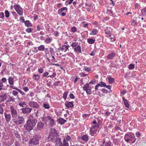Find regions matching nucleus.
<instances>
[{
  "instance_id": "f257e3e1",
  "label": "nucleus",
  "mask_w": 146,
  "mask_h": 146,
  "mask_svg": "<svg viewBox=\"0 0 146 146\" xmlns=\"http://www.w3.org/2000/svg\"><path fill=\"white\" fill-rule=\"evenodd\" d=\"M37 120L35 118L29 119L28 120L26 124L24 125L26 130L29 132L33 129L34 127L36 125Z\"/></svg>"
},
{
  "instance_id": "f03ea898",
  "label": "nucleus",
  "mask_w": 146,
  "mask_h": 146,
  "mask_svg": "<svg viewBox=\"0 0 146 146\" xmlns=\"http://www.w3.org/2000/svg\"><path fill=\"white\" fill-rule=\"evenodd\" d=\"M42 139L41 136L40 134H36L31 139L29 143L31 146L38 145L39 144L40 141Z\"/></svg>"
},
{
  "instance_id": "7ed1b4c3",
  "label": "nucleus",
  "mask_w": 146,
  "mask_h": 146,
  "mask_svg": "<svg viewBox=\"0 0 146 146\" xmlns=\"http://www.w3.org/2000/svg\"><path fill=\"white\" fill-rule=\"evenodd\" d=\"M42 121L45 123H47V122H49L48 125L50 126H52L55 124L54 119L51 116H48L42 118Z\"/></svg>"
},
{
  "instance_id": "20e7f679",
  "label": "nucleus",
  "mask_w": 146,
  "mask_h": 146,
  "mask_svg": "<svg viewBox=\"0 0 146 146\" xmlns=\"http://www.w3.org/2000/svg\"><path fill=\"white\" fill-rule=\"evenodd\" d=\"M13 123L17 125L21 124L24 122V119L23 117L19 115L17 116L16 117L12 119Z\"/></svg>"
},
{
  "instance_id": "39448f33",
  "label": "nucleus",
  "mask_w": 146,
  "mask_h": 146,
  "mask_svg": "<svg viewBox=\"0 0 146 146\" xmlns=\"http://www.w3.org/2000/svg\"><path fill=\"white\" fill-rule=\"evenodd\" d=\"M15 10L20 15H22L23 14V9L19 4L14 5Z\"/></svg>"
},
{
  "instance_id": "423d86ee",
  "label": "nucleus",
  "mask_w": 146,
  "mask_h": 146,
  "mask_svg": "<svg viewBox=\"0 0 146 146\" xmlns=\"http://www.w3.org/2000/svg\"><path fill=\"white\" fill-rule=\"evenodd\" d=\"M10 110L13 118L16 117L18 115L17 111L16 108L12 106L10 107Z\"/></svg>"
},
{
  "instance_id": "0eeeda50",
  "label": "nucleus",
  "mask_w": 146,
  "mask_h": 146,
  "mask_svg": "<svg viewBox=\"0 0 146 146\" xmlns=\"http://www.w3.org/2000/svg\"><path fill=\"white\" fill-rule=\"evenodd\" d=\"M83 90L86 91L88 95H90L91 94V88L89 86V84L88 83L85 84L83 88Z\"/></svg>"
},
{
  "instance_id": "6e6552de",
  "label": "nucleus",
  "mask_w": 146,
  "mask_h": 146,
  "mask_svg": "<svg viewBox=\"0 0 146 146\" xmlns=\"http://www.w3.org/2000/svg\"><path fill=\"white\" fill-rule=\"evenodd\" d=\"M133 135L131 134V133L128 134H126L124 136V140L127 142H128L130 141L131 139H133L135 137L134 135V134L132 133Z\"/></svg>"
},
{
  "instance_id": "1a4fd4ad",
  "label": "nucleus",
  "mask_w": 146,
  "mask_h": 146,
  "mask_svg": "<svg viewBox=\"0 0 146 146\" xmlns=\"http://www.w3.org/2000/svg\"><path fill=\"white\" fill-rule=\"evenodd\" d=\"M21 110L23 113L27 115L31 112L32 109L27 106L26 108H22Z\"/></svg>"
},
{
  "instance_id": "9d476101",
  "label": "nucleus",
  "mask_w": 146,
  "mask_h": 146,
  "mask_svg": "<svg viewBox=\"0 0 146 146\" xmlns=\"http://www.w3.org/2000/svg\"><path fill=\"white\" fill-rule=\"evenodd\" d=\"M29 105L31 107L36 109H38L39 108V105L35 102L30 101L29 103Z\"/></svg>"
},
{
  "instance_id": "9b49d317",
  "label": "nucleus",
  "mask_w": 146,
  "mask_h": 146,
  "mask_svg": "<svg viewBox=\"0 0 146 146\" xmlns=\"http://www.w3.org/2000/svg\"><path fill=\"white\" fill-rule=\"evenodd\" d=\"M7 82V79L5 78H3L1 80L0 79V91L4 90L3 83H5Z\"/></svg>"
},
{
  "instance_id": "f8f14e48",
  "label": "nucleus",
  "mask_w": 146,
  "mask_h": 146,
  "mask_svg": "<svg viewBox=\"0 0 146 146\" xmlns=\"http://www.w3.org/2000/svg\"><path fill=\"white\" fill-rule=\"evenodd\" d=\"M116 53L114 52H111V53L109 54L106 56L107 58L109 60H110L113 59L115 57Z\"/></svg>"
},
{
  "instance_id": "ddd939ff",
  "label": "nucleus",
  "mask_w": 146,
  "mask_h": 146,
  "mask_svg": "<svg viewBox=\"0 0 146 146\" xmlns=\"http://www.w3.org/2000/svg\"><path fill=\"white\" fill-rule=\"evenodd\" d=\"M58 136L49 135L48 137V141H51L52 142H54L56 141L55 139Z\"/></svg>"
},
{
  "instance_id": "4468645a",
  "label": "nucleus",
  "mask_w": 146,
  "mask_h": 146,
  "mask_svg": "<svg viewBox=\"0 0 146 146\" xmlns=\"http://www.w3.org/2000/svg\"><path fill=\"white\" fill-rule=\"evenodd\" d=\"M44 126V124L42 122H38L37 126L38 130H41L43 129Z\"/></svg>"
},
{
  "instance_id": "2eb2a0df",
  "label": "nucleus",
  "mask_w": 146,
  "mask_h": 146,
  "mask_svg": "<svg viewBox=\"0 0 146 146\" xmlns=\"http://www.w3.org/2000/svg\"><path fill=\"white\" fill-rule=\"evenodd\" d=\"M4 114L5 119L6 121L7 122L10 121L11 118V116L10 114H7L6 112H5Z\"/></svg>"
},
{
  "instance_id": "dca6fc26",
  "label": "nucleus",
  "mask_w": 146,
  "mask_h": 146,
  "mask_svg": "<svg viewBox=\"0 0 146 146\" xmlns=\"http://www.w3.org/2000/svg\"><path fill=\"white\" fill-rule=\"evenodd\" d=\"M7 95L6 94H5L3 95L0 96V103L4 101L7 99Z\"/></svg>"
},
{
  "instance_id": "f3484780",
  "label": "nucleus",
  "mask_w": 146,
  "mask_h": 146,
  "mask_svg": "<svg viewBox=\"0 0 146 146\" xmlns=\"http://www.w3.org/2000/svg\"><path fill=\"white\" fill-rule=\"evenodd\" d=\"M32 78L34 81L36 82L39 80L40 76L38 74H34L33 75Z\"/></svg>"
},
{
  "instance_id": "a211bd4d",
  "label": "nucleus",
  "mask_w": 146,
  "mask_h": 146,
  "mask_svg": "<svg viewBox=\"0 0 146 146\" xmlns=\"http://www.w3.org/2000/svg\"><path fill=\"white\" fill-rule=\"evenodd\" d=\"M65 106L68 108H72L73 107V103L72 102L67 101L65 103Z\"/></svg>"
},
{
  "instance_id": "6ab92c4d",
  "label": "nucleus",
  "mask_w": 146,
  "mask_h": 146,
  "mask_svg": "<svg viewBox=\"0 0 146 146\" xmlns=\"http://www.w3.org/2000/svg\"><path fill=\"white\" fill-rule=\"evenodd\" d=\"M47 48H45V46L44 45H41L38 47V50H36V51L37 52L38 50L40 51H43L45 49L47 50Z\"/></svg>"
},
{
  "instance_id": "aec40b11",
  "label": "nucleus",
  "mask_w": 146,
  "mask_h": 146,
  "mask_svg": "<svg viewBox=\"0 0 146 146\" xmlns=\"http://www.w3.org/2000/svg\"><path fill=\"white\" fill-rule=\"evenodd\" d=\"M97 130L94 129L93 128H91L90 133V134L92 136H95L96 135Z\"/></svg>"
},
{
  "instance_id": "412c9836",
  "label": "nucleus",
  "mask_w": 146,
  "mask_h": 146,
  "mask_svg": "<svg viewBox=\"0 0 146 146\" xmlns=\"http://www.w3.org/2000/svg\"><path fill=\"white\" fill-rule=\"evenodd\" d=\"M59 146H69L68 143L67 141L65 139H64L63 143H61L59 144Z\"/></svg>"
},
{
  "instance_id": "4be33fe9",
  "label": "nucleus",
  "mask_w": 146,
  "mask_h": 146,
  "mask_svg": "<svg viewBox=\"0 0 146 146\" xmlns=\"http://www.w3.org/2000/svg\"><path fill=\"white\" fill-rule=\"evenodd\" d=\"M8 82L10 85H13L14 84V78L11 76H9L8 78Z\"/></svg>"
},
{
  "instance_id": "5701e85b",
  "label": "nucleus",
  "mask_w": 146,
  "mask_h": 146,
  "mask_svg": "<svg viewBox=\"0 0 146 146\" xmlns=\"http://www.w3.org/2000/svg\"><path fill=\"white\" fill-rule=\"evenodd\" d=\"M74 51L78 53H81L82 52L81 46L80 45H78L74 49Z\"/></svg>"
},
{
  "instance_id": "b1692460",
  "label": "nucleus",
  "mask_w": 146,
  "mask_h": 146,
  "mask_svg": "<svg viewBox=\"0 0 146 146\" xmlns=\"http://www.w3.org/2000/svg\"><path fill=\"white\" fill-rule=\"evenodd\" d=\"M112 30V29H111L110 28L107 27L106 29H104L105 33L107 35L110 34H111Z\"/></svg>"
},
{
  "instance_id": "393cba45",
  "label": "nucleus",
  "mask_w": 146,
  "mask_h": 146,
  "mask_svg": "<svg viewBox=\"0 0 146 146\" xmlns=\"http://www.w3.org/2000/svg\"><path fill=\"white\" fill-rule=\"evenodd\" d=\"M122 100L124 102V104L125 107L127 108H129V105L128 102V101L125 99L124 97L122 98Z\"/></svg>"
},
{
  "instance_id": "a878e982",
  "label": "nucleus",
  "mask_w": 146,
  "mask_h": 146,
  "mask_svg": "<svg viewBox=\"0 0 146 146\" xmlns=\"http://www.w3.org/2000/svg\"><path fill=\"white\" fill-rule=\"evenodd\" d=\"M58 121L61 125L64 124L66 122V120L62 118L61 117H59L57 119Z\"/></svg>"
},
{
  "instance_id": "bb28decb",
  "label": "nucleus",
  "mask_w": 146,
  "mask_h": 146,
  "mask_svg": "<svg viewBox=\"0 0 146 146\" xmlns=\"http://www.w3.org/2000/svg\"><path fill=\"white\" fill-rule=\"evenodd\" d=\"M69 47L70 46L69 45H63L62 46V48H61V50L62 51L66 52Z\"/></svg>"
},
{
  "instance_id": "cd10ccee",
  "label": "nucleus",
  "mask_w": 146,
  "mask_h": 146,
  "mask_svg": "<svg viewBox=\"0 0 146 146\" xmlns=\"http://www.w3.org/2000/svg\"><path fill=\"white\" fill-rule=\"evenodd\" d=\"M49 135L58 136L56 130L54 128H52L50 130V133Z\"/></svg>"
},
{
  "instance_id": "c85d7f7f",
  "label": "nucleus",
  "mask_w": 146,
  "mask_h": 146,
  "mask_svg": "<svg viewBox=\"0 0 146 146\" xmlns=\"http://www.w3.org/2000/svg\"><path fill=\"white\" fill-rule=\"evenodd\" d=\"M52 41V37H50L49 38L48 37L46 39L44 40V42L47 44H48L50 42H51Z\"/></svg>"
},
{
  "instance_id": "c756f323",
  "label": "nucleus",
  "mask_w": 146,
  "mask_h": 146,
  "mask_svg": "<svg viewBox=\"0 0 146 146\" xmlns=\"http://www.w3.org/2000/svg\"><path fill=\"white\" fill-rule=\"evenodd\" d=\"M76 31V28L75 27H74V36L76 38H79V36L80 35V33L79 32V31H78V33L77 35H76V34H74V33H75V32Z\"/></svg>"
},
{
  "instance_id": "7c9ffc66",
  "label": "nucleus",
  "mask_w": 146,
  "mask_h": 146,
  "mask_svg": "<svg viewBox=\"0 0 146 146\" xmlns=\"http://www.w3.org/2000/svg\"><path fill=\"white\" fill-rule=\"evenodd\" d=\"M81 139L84 141L87 142L89 140L88 136V135H84L82 137Z\"/></svg>"
},
{
  "instance_id": "2f4dec72",
  "label": "nucleus",
  "mask_w": 146,
  "mask_h": 146,
  "mask_svg": "<svg viewBox=\"0 0 146 146\" xmlns=\"http://www.w3.org/2000/svg\"><path fill=\"white\" fill-rule=\"evenodd\" d=\"M87 42L90 44L94 43L95 41V40L93 38H88L87 39Z\"/></svg>"
},
{
  "instance_id": "473e14b6",
  "label": "nucleus",
  "mask_w": 146,
  "mask_h": 146,
  "mask_svg": "<svg viewBox=\"0 0 146 146\" xmlns=\"http://www.w3.org/2000/svg\"><path fill=\"white\" fill-rule=\"evenodd\" d=\"M24 23L25 25L27 27H32V24L29 20L25 21V22Z\"/></svg>"
},
{
  "instance_id": "72a5a7b5",
  "label": "nucleus",
  "mask_w": 146,
  "mask_h": 146,
  "mask_svg": "<svg viewBox=\"0 0 146 146\" xmlns=\"http://www.w3.org/2000/svg\"><path fill=\"white\" fill-rule=\"evenodd\" d=\"M92 33H90V35H95L98 33V31L96 29H92L91 31Z\"/></svg>"
},
{
  "instance_id": "f704fd0d",
  "label": "nucleus",
  "mask_w": 146,
  "mask_h": 146,
  "mask_svg": "<svg viewBox=\"0 0 146 146\" xmlns=\"http://www.w3.org/2000/svg\"><path fill=\"white\" fill-rule=\"evenodd\" d=\"M56 141H55L54 142L56 143V144L58 145L61 143V140L60 138L57 137L55 139Z\"/></svg>"
},
{
  "instance_id": "c9c22d12",
  "label": "nucleus",
  "mask_w": 146,
  "mask_h": 146,
  "mask_svg": "<svg viewBox=\"0 0 146 146\" xmlns=\"http://www.w3.org/2000/svg\"><path fill=\"white\" fill-rule=\"evenodd\" d=\"M15 98L13 96H9V98L7 101V102H14L15 101Z\"/></svg>"
},
{
  "instance_id": "e433bc0d",
  "label": "nucleus",
  "mask_w": 146,
  "mask_h": 146,
  "mask_svg": "<svg viewBox=\"0 0 146 146\" xmlns=\"http://www.w3.org/2000/svg\"><path fill=\"white\" fill-rule=\"evenodd\" d=\"M18 105L23 108H24L26 106H27L26 103L25 102H19Z\"/></svg>"
},
{
  "instance_id": "4c0bfd02",
  "label": "nucleus",
  "mask_w": 146,
  "mask_h": 146,
  "mask_svg": "<svg viewBox=\"0 0 146 146\" xmlns=\"http://www.w3.org/2000/svg\"><path fill=\"white\" fill-rule=\"evenodd\" d=\"M131 25L133 26L137 25V20L136 19H133L131 22Z\"/></svg>"
},
{
  "instance_id": "58836bf2",
  "label": "nucleus",
  "mask_w": 146,
  "mask_h": 146,
  "mask_svg": "<svg viewBox=\"0 0 146 146\" xmlns=\"http://www.w3.org/2000/svg\"><path fill=\"white\" fill-rule=\"evenodd\" d=\"M108 82L110 84H112L114 82V80L113 78L110 77H109L108 78Z\"/></svg>"
},
{
  "instance_id": "ea45409f",
  "label": "nucleus",
  "mask_w": 146,
  "mask_h": 146,
  "mask_svg": "<svg viewBox=\"0 0 146 146\" xmlns=\"http://www.w3.org/2000/svg\"><path fill=\"white\" fill-rule=\"evenodd\" d=\"M43 107L46 109H49L50 108L49 105L48 104L46 103L43 104Z\"/></svg>"
},
{
  "instance_id": "a19ab883",
  "label": "nucleus",
  "mask_w": 146,
  "mask_h": 146,
  "mask_svg": "<svg viewBox=\"0 0 146 146\" xmlns=\"http://www.w3.org/2000/svg\"><path fill=\"white\" fill-rule=\"evenodd\" d=\"M5 16L6 18H8L9 17L10 13L7 10H6L5 11Z\"/></svg>"
},
{
  "instance_id": "79ce46f5",
  "label": "nucleus",
  "mask_w": 146,
  "mask_h": 146,
  "mask_svg": "<svg viewBox=\"0 0 146 146\" xmlns=\"http://www.w3.org/2000/svg\"><path fill=\"white\" fill-rule=\"evenodd\" d=\"M99 124H96L94 126H92L91 127V128H93L94 129H95L97 130V129L99 128Z\"/></svg>"
},
{
  "instance_id": "37998d69",
  "label": "nucleus",
  "mask_w": 146,
  "mask_h": 146,
  "mask_svg": "<svg viewBox=\"0 0 146 146\" xmlns=\"http://www.w3.org/2000/svg\"><path fill=\"white\" fill-rule=\"evenodd\" d=\"M141 13V14L143 15H146V6L142 10Z\"/></svg>"
},
{
  "instance_id": "c03bdc74",
  "label": "nucleus",
  "mask_w": 146,
  "mask_h": 146,
  "mask_svg": "<svg viewBox=\"0 0 146 146\" xmlns=\"http://www.w3.org/2000/svg\"><path fill=\"white\" fill-rule=\"evenodd\" d=\"M98 84H99V86L104 87L106 86V84L105 83L103 82H100Z\"/></svg>"
},
{
  "instance_id": "a18cd8bd",
  "label": "nucleus",
  "mask_w": 146,
  "mask_h": 146,
  "mask_svg": "<svg viewBox=\"0 0 146 146\" xmlns=\"http://www.w3.org/2000/svg\"><path fill=\"white\" fill-rule=\"evenodd\" d=\"M44 70L41 67L39 68L38 69V73L40 74H42Z\"/></svg>"
},
{
  "instance_id": "49530a36",
  "label": "nucleus",
  "mask_w": 146,
  "mask_h": 146,
  "mask_svg": "<svg viewBox=\"0 0 146 146\" xmlns=\"http://www.w3.org/2000/svg\"><path fill=\"white\" fill-rule=\"evenodd\" d=\"M2 105L0 104V113L3 114L4 112V109L2 106Z\"/></svg>"
},
{
  "instance_id": "de8ad7c7",
  "label": "nucleus",
  "mask_w": 146,
  "mask_h": 146,
  "mask_svg": "<svg viewBox=\"0 0 146 146\" xmlns=\"http://www.w3.org/2000/svg\"><path fill=\"white\" fill-rule=\"evenodd\" d=\"M68 93L67 92H65L63 94V98L65 100L67 98Z\"/></svg>"
},
{
  "instance_id": "09e8293b",
  "label": "nucleus",
  "mask_w": 146,
  "mask_h": 146,
  "mask_svg": "<svg viewBox=\"0 0 146 146\" xmlns=\"http://www.w3.org/2000/svg\"><path fill=\"white\" fill-rule=\"evenodd\" d=\"M73 1V0H68L66 1L65 3L66 5H68L71 4Z\"/></svg>"
},
{
  "instance_id": "8fccbe9b",
  "label": "nucleus",
  "mask_w": 146,
  "mask_h": 146,
  "mask_svg": "<svg viewBox=\"0 0 146 146\" xmlns=\"http://www.w3.org/2000/svg\"><path fill=\"white\" fill-rule=\"evenodd\" d=\"M26 31L28 33H30L32 32V30L31 28H28L26 30Z\"/></svg>"
},
{
  "instance_id": "3c124183",
  "label": "nucleus",
  "mask_w": 146,
  "mask_h": 146,
  "mask_svg": "<svg viewBox=\"0 0 146 146\" xmlns=\"http://www.w3.org/2000/svg\"><path fill=\"white\" fill-rule=\"evenodd\" d=\"M135 67L134 65L132 64H130L128 67V68L130 70H132Z\"/></svg>"
},
{
  "instance_id": "603ef678",
  "label": "nucleus",
  "mask_w": 146,
  "mask_h": 146,
  "mask_svg": "<svg viewBox=\"0 0 146 146\" xmlns=\"http://www.w3.org/2000/svg\"><path fill=\"white\" fill-rule=\"evenodd\" d=\"M67 10V8L66 7H62L60 9L58 10V12H62L63 11H64V10Z\"/></svg>"
},
{
  "instance_id": "864d4df0",
  "label": "nucleus",
  "mask_w": 146,
  "mask_h": 146,
  "mask_svg": "<svg viewBox=\"0 0 146 146\" xmlns=\"http://www.w3.org/2000/svg\"><path fill=\"white\" fill-rule=\"evenodd\" d=\"M22 89L25 92L28 91L29 90V88L26 86L23 87Z\"/></svg>"
},
{
  "instance_id": "5fc2aeb1",
  "label": "nucleus",
  "mask_w": 146,
  "mask_h": 146,
  "mask_svg": "<svg viewBox=\"0 0 146 146\" xmlns=\"http://www.w3.org/2000/svg\"><path fill=\"white\" fill-rule=\"evenodd\" d=\"M52 82V81L51 80H48L47 81V85L49 86H50L51 85V84Z\"/></svg>"
},
{
  "instance_id": "6e6d98bb",
  "label": "nucleus",
  "mask_w": 146,
  "mask_h": 146,
  "mask_svg": "<svg viewBox=\"0 0 146 146\" xmlns=\"http://www.w3.org/2000/svg\"><path fill=\"white\" fill-rule=\"evenodd\" d=\"M35 113L36 115V116L37 117L38 116H39V110H36L35 109L34 110Z\"/></svg>"
},
{
  "instance_id": "4d7b16f0",
  "label": "nucleus",
  "mask_w": 146,
  "mask_h": 146,
  "mask_svg": "<svg viewBox=\"0 0 146 146\" xmlns=\"http://www.w3.org/2000/svg\"><path fill=\"white\" fill-rule=\"evenodd\" d=\"M111 142L109 141H108L107 142H105V146H112V145H111Z\"/></svg>"
},
{
  "instance_id": "13d9d810",
  "label": "nucleus",
  "mask_w": 146,
  "mask_h": 146,
  "mask_svg": "<svg viewBox=\"0 0 146 146\" xmlns=\"http://www.w3.org/2000/svg\"><path fill=\"white\" fill-rule=\"evenodd\" d=\"M85 7H86V8L87 9L88 11H90V9H91V7H92V6L91 5H89V8H88V5L87 4H86Z\"/></svg>"
},
{
  "instance_id": "bf43d9fd",
  "label": "nucleus",
  "mask_w": 146,
  "mask_h": 146,
  "mask_svg": "<svg viewBox=\"0 0 146 146\" xmlns=\"http://www.w3.org/2000/svg\"><path fill=\"white\" fill-rule=\"evenodd\" d=\"M135 135L136 137L137 138H140V137L141 135V134L139 132L137 131ZM140 139V138H139V139Z\"/></svg>"
},
{
  "instance_id": "052dcab7",
  "label": "nucleus",
  "mask_w": 146,
  "mask_h": 146,
  "mask_svg": "<svg viewBox=\"0 0 146 146\" xmlns=\"http://www.w3.org/2000/svg\"><path fill=\"white\" fill-rule=\"evenodd\" d=\"M12 94L14 96H16L18 95V92L15 90H13L12 91Z\"/></svg>"
},
{
  "instance_id": "680f3d73",
  "label": "nucleus",
  "mask_w": 146,
  "mask_h": 146,
  "mask_svg": "<svg viewBox=\"0 0 146 146\" xmlns=\"http://www.w3.org/2000/svg\"><path fill=\"white\" fill-rule=\"evenodd\" d=\"M140 5L139 4L136 3L135 4V9H138L140 8Z\"/></svg>"
},
{
  "instance_id": "e2e57ef3",
  "label": "nucleus",
  "mask_w": 146,
  "mask_h": 146,
  "mask_svg": "<svg viewBox=\"0 0 146 146\" xmlns=\"http://www.w3.org/2000/svg\"><path fill=\"white\" fill-rule=\"evenodd\" d=\"M17 91L19 92V93L21 94L22 96H25V94L24 92L22 91L21 90L19 89V88L17 90Z\"/></svg>"
},
{
  "instance_id": "0e129e2a",
  "label": "nucleus",
  "mask_w": 146,
  "mask_h": 146,
  "mask_svg": "<svg viewBox=\"0 0 146 146\" xmlns=\"http://www.w3.org/2000/svg\"><path fill=\"white\" fill-rule=\"evenodd\" d=\"M96 80H95V79L93 80H92L90 82V83H89V84H89V85H90V84H94V83L96 82Z\"/></svg>"
},
{
  "instance_id": "69168bd1",
  "label": "nucleus",
  "mask_w": 146,
  "mask_h": 146,
  "mask_svg": "<svg viewBox=\"0 0 146 146\" xmlns=\"http://www.w3.org/2000/svg\"><path fill=\"white\" fill-rule=\"evenodd\" d=\"M15 136L18 139H20V135L18 134V132H17L15 134Z\"/></svg>"
},
{
  "instance_id": "338daca9",
  "label": "nucleus",
  "mask_w": 146,
  "mask_h": 146,
  "mask_svg": "<svg viewBox=\"0 0 146 146\" xmlns=\"http://www.w3.org/2000/svg\"><path fill=\"white\" fill-rule=\"evenodd\" d=\"M10 87L13 89H15L16 90H17L18 89V88H16L15 86H13V85H10Z\"/></svg>"
},
{
  "instance_id": "774afa93",
  "label": "nucleus",
  "mask_w": 146,
  "mask_h": 146,
  "mask_svg": "<svg viewBox=\"0 0 146 146\" xmlns=\"http://www.w3.org/2000/svg\"><path fill=\"white\" fill-rule=\"evenodd\" d=\"M42 27L41 25H38L37 27V30L40 31L41 29H42Z\"/></svg>"
}]
</instances>
